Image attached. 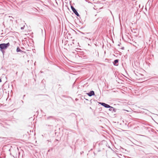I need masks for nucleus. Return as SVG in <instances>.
Listing matches in <instances>:
<instances>
[{"label":"nucleus","instance_id":"nucleus-9","mask_svg":"<svg viewBox=\"0 0 158 158\" xmlns=\"http://www.w3.org/2000/svg\"><path fill=\"white\" fill-rule=\"evenodd\" d=\"M24 27H25V26H24L23 27H21V30H23L24 29Z\"/></svg>","mask_w":158,"mask_h":158},{"label":"nucleus","instance_id":"nucleus-10","mask_svg":"<svg viewBox=\"0 0 158 158\" xmlns=\"http://www.w3.org/2000/svg\"><path fill=\"white\" fill-rule=\"evenodd\" d=\"M121 48L122 49H124V47H122Z\"/></svg>","mask_w":158,"mask_h":158},{"label":"nucleus","instance_id":"nucleus-4","mask_svg":"<svg viewBox=\"0 0 158 158\" xmlns=\"http://www.w3.org/2000/svg\"><path fill=\"white\" fill-rule=\"evenodd\" d=\"M86 94L89 97L95 95L94 92L93 90L91 91L88 93H87Z\"/></svg>","mask_w":158,"mask_h":158},{"label":"nucleus","instance_id":"nucleus-2","mask_svg":"<svg viewBox=\"0 0 158 158\" xmlns=\"http://www.w3.org/2000/svg\"><path fill=\"white\" fill-rule=\"evenodd\" d=\"M71 8L73 12L77 16H79L80 15L77 12V10L73 6H71Z\"/></svg>","mask_w":158,"mask_h":158},{"label":"nucleus","instance_id":"nucleus-16","mask_svg":"<svg viewBox=\"0 0 158 158\" xmlns=\"http://www.w3.org/2000/svg\"><path fill=\"white\" fill-rule=\"evenodd\" d=\"M81 153H82V152H81Z\"/></svg>","mask_w":158,"mask_h":158},{"label":"nucleus","instance_id":"nucleus-14","mask_svg":"<svg viewBox=\"0 0 158 158\" xmlns=\"http://www.w3.org/2000/svg\"><path fill=\"white\" fill-rule=\"evenodd\" d=\"M25 95H24L23 96V97H25Z\"/></svg>","mask_w":158,"mask_h":158},{"label":"nucleus","instance_id":"nucleus-8","mask_svg":"<svg viewBox=\"0 0 158 158\" xmlns=\"http://www.w3.org/2000/svg\"><path fill=\"white\" fill-rule=\"evenodd\" d=\"M47 120H49L50 119H54V117H53L52 116H48V117L46 119Z\"/></svg>","mask_w":158,"mask_h":158},{"label":"nucleus","instance_id":"nucleus-12","mask_svg":"<svg viewBox=\"0 0 158 158\" xmlns=\"http://www.w3.org/2000/svg\"><path fill=\"white\" fill-rule=\"evenodd\" d=\"M85 99L86 100H88V99Z\"/></svg>","mask_w":158,"mask_h":158},{"label":"nucleus","instance_id":"nucleus-3","mask_svg":"<svg viewBox=\"0 0 158 158\" xmlns=\"http://www.w3.org/2000/svg\"><path fill=\"white\" fill-rule=\"evenodd\" d=\"M99 103L106 108H108L110 107V106L109 105L105 103L100 102H99Z\"/></svg>","mask_w":158,"mask_h":158},{"label":"nucleus","instance_id":"nucleus-6","mask_svg":"<svg viewBox=\"0 0 158 158\" xmlns=\"http://www.w3.org/2000/svg\"><path fill=\"white\" fill-rule=\"evenodd\" d=\"M119 60L118 59L115 60L113 62V64L114 65L117 66L118 64H117Z\"/></svg>","mask_w":158,"mask_h":158},{"label":"nucleus","instance_id":"nucleus-13","mask_svg":"<svg viewBox=\"0 0 158 158\" xmlns=\"http://www.w3.org/2000/svg\"><path fill=\"white\" fill-rule=\"evenodd\" d=\"M90 109H91L92 108H91V107H90Z\"/></svg>","mask_w":158,"mask_h":158},{"label":"nucleus","instance_id":"nucleus-1","mask_svg":"<svg viewBox=\"0 0 158 158\" xmlns=\"http://www.w3.org/2000/svg\"><path fill=\"white\" fill-rule=\"evenodd\" d=\"M9 43L6 44H0V48L2 49H6L9 45Z\"/></svg>","mask_w":158,"mask_h":158},{"label":"nucleus","instance_id":"nucleus-5","mask_svg":"<svg viewBox=\"0 0 158 158\" xmlns=\"http://www.w3.org/2000/svg\"><path fill=\"white\" fill-rule=\"evenodd\" d=\"M109 110L110 111H111L112 112H115L116 111V109L115 108H114L113 107L110 106V107L109 108Z\"/></svg>","mask_w":158,"mask_h":158},{"label":"nucleus","instance_id":"nucleus-15","mask_svg":"<svg viewBox=\"0 0 158 158\" xmlns=\"http://www.w3.org/2000/svg\"><path fill=\"white\" fill-rule=\"evenodd\" d=\"M81 153H82V152H81Z\"/></svg>","mask_w":158,"mask_h":158},{"label":"nucleus","instance_id":"nucleus-11","mask_svg":"<svg viewBox=\"0 0 158 158\" xmlns=\"http://www.w3.org/2000/svg\"><path fill=\"white\" fill-rule=\"evenodd\" d=\"M2 82V80L0 78V82Z\"/></svg>","mask_w":158,"mask_h":158},{"label":"nucleus","instance_id":"nucleus-7","mask_svg":"<svg viewBox=\"0 0 158 158\" xmlns=\"http://www.w3.org/2000/svg\"><path fill=\"white\" fill-rule=\"evenodd\" d=\"M16 52H23V51H22V50H21L20 49V48H19V47H17V49H16Z\"/></svg>","mask_w":158,"mask_h":158},{"label":"nucleus","instance_id":"nucleus-17","mask_svg":"<svg viewBox=\"0 0 158 158\" xmlns=\"http://www.w3.org/2000/svg\"><path fill=\"white\" fill-rule=\"evenodd\" d=\"M27 1H29V0H27Z\"/></svg>","mask_w":158,"mask_h":158}]
</instances>
